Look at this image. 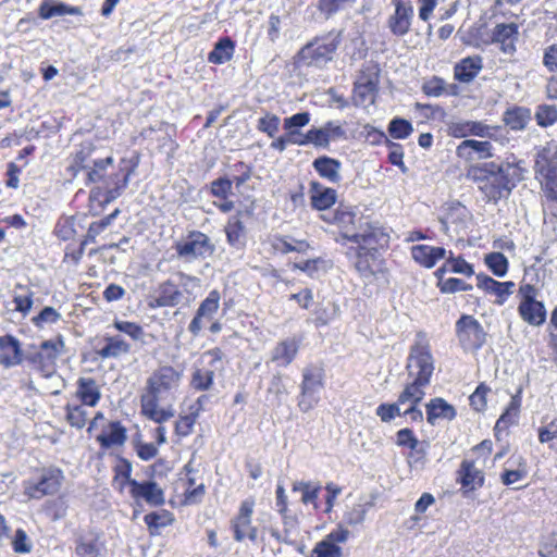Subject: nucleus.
<instances>
[{"mask_svg": "<svg viewBox=\"0 0 557 557\" xmlns=\"http://www.w3.org/2000/svg\"><path fill=\"white\" fill-rule=\"evenodd\" d=\"M359 222L356 231L346 230L343 237L357 244L356 247H348L346 256L356 271L362 277L369 278L374 274L370 259H374L377 250L388 245L389 236L377 223L362 219Z\"/></svg>", "mask_w": 557, "mask_h": 557, "instance_id": "nucleus-1", "label": "nucleus"}, {"mask_svg": "<svg viewBox=\"0 0 557 557\" xmlns=\"http://www.w3.org/2000/svg\"><path fill=\"white\" fill-rule=\"evenodd\" d=\"M473 177L490 201L507 197L522 176V169L515 163L488 162L473 170Z\"/></svg>", "mask_w": 557, "mask_h": 557, "instance_id": "nucleus-2", "label": "nucleus"}, {"mask_svg": "<svg viewBox=\"0 0 557 557\" xmlns=\"http://www.w3.org/2000/svg\"><path fill=\"white\" fill-rule=\"evenodd\" d=\"M342 38L343 30L336 29H332L325 35L313 38L298 52L299 61L307 66H325L333 60V55L341 45Z\"/></svg>", "mask_w": 557, "mask_h": 557, "instance_id": "nucleus-3", "label": "nucleus"}, {"mask_svg": "<svg viewBox=\"0 0 557 557\" xmlns=\"http://www.w3.org/2000/svg\"><path fill=\"white\" fill-rule=\"evenodd\" d=\"M182 377V370L172 366H161L147 379L146 393L141 397L166 400L173 397Z\"/></svg>", "mask_w": 557, "mask_h": 557, "instance_id": "nucleus-4", "label": "nucleus"}, {"mask_svg": "<svg viewBox=\"0 0 557 557\" xmlns=\"http://www.w3.org/2000/svg\"><path fill=\"white\" fill-rule=\"evenodd\" d=\"M324 370L320 366L309 364L302 370L300 397L298 407L300 411L308 412L320 401V392L324 386Z\"/></svg>", "mask_w": 557, "mask_h": 557, "instance_id": "nucleus-5", "label": "nucleus"}, {"mask_svg": "<svg viewBox=\"0 0 557 557\" xmlns=\"http://www.w3.org/2000/svg\"><path fill=\"white\" fill-rule=\"evenodd\" d=\"M408 375L419 383L429 385L434 371V359L426 342H417L407 359Z\"/></svg>", "mask_w": 557, "mask_h": 557, "instance_id": "nucleus-6", "label": "nucleus"}, {"mask_svg": "<svg viewBox=\"0 0 557 557\" xmlns=\"http://www.w3.org/2000/svg\"><path fill=\"white\" fill-rule=\"evenodd\" d=\"M174 248L177 258L188 263L199 259H207L215 250L210 238L199 231L190 232L185 239L177 242Z\"/></svg>", "mask_w": 557, "mask_h": 557, "instance_id": "nucleus-7", "label": "nucleus"}, {"mask_svg": "<svg viewBox=\"0 0 557 557\" xmlns=\"http://www.w3.org/2000/svg\"><path fill=\"white\" fill-rule=\"evenodd\" d=\"M455 332L458 343L465 351L479 350L485 344L486 333L473 315L462 314L456 321Z\"/></svg>", "mask_w": 557, "mask_h": 557, "instance_id": "nucleus-8", "label": "nucleus"}, {"mask_svg": "<svg viewBox=\"0 0 557 557\" xmlns=\"http://www.w3.org/2000/svg\"><path fill=\"white\" fill-rule=\"evenodd\" d=\"M64 347L62 336L57 341H44L40 344L39 350L34 354H28L26 360L45 377H50L54 374L57 368V359Z\"/></svg>", "mask_w": 557, "mask_h": 557, "instance_id": "nucleus-9", "label": "nucleus"}, {"mask_svg": "<svg viewBox=\"0 0 557 557\" xmlns=\"http://www.w3.org/2000/svg\"><path fill=\"white\" fill-rule=\"evenodd\" d=\"M64 480L63 472L58 468H45L41 470L37 481H29L25 493L35 499L46 495H53L59 492Z\"/></svg>", "mask_w": 557, "mask_h": 557, "instance_id": "nucleus-10", "label": "nucleus"}, {"mask_svg": "<svg viewBox=\"0 0 557 557\" xmlns=\"http://www.w3.org/2000/svg\"><path fill=\"white\" fill-rule=\"evenodd\" d=\"M379 84V70L362 72L354 86V102L356 106L367 107L374 102Z\"/></svg>", "mask_w": 557, "mask_h": 557, "instance_id": "nucleus-11", "label": "nucleus"}, {"mask_svg": "<svg viewBox=\"0 0 557 557\" xmlns=\"http://www.w3.org/2000/svg\"><path fill=\"white\" fill-rule=\"evenodd\" d=\"M498 127L484 124L479 121L453 122L448 126L449 134L455 138L476 136L481 138H494Z\"/></svg>", "mask_w": 557, "mask_h": 557, "instance_id": "nucleus-12", "label": "nucleus"}, {"mask_svg": "<svg viewBox=\"0 0 557 557\" xmlns=\"http://www.w3.org/2000/svg\"><path fill=\"white\" fill-rule=\"evenodd\" d=\"M220 293L212 289L208 296L200 302L197 312L188 325V331L198 336L202 330V319L212 320L220 307Z\"/></svg>", "mask_w": 557, "mask_h": 557, "instance_id": "nucleus-13", "label": "nucleus"}, {"mask_svg": "<svg viewBox=\"0 0 557 557\" xmlns=\"http://www.w3.org/2000/svg\"><path fill=\"white\" fill-rule=\"evenodd\" d=\"M129 493L134 499H144L151 506H162L165 503L163 490L151 480L144 482L132 480Z\"/></svg>", "mask_w": 557, "mask_h": 557, "instance_id": "nucleus-14", "label": "nucleus"}, {"mask_svg": "<svg viewBox=\"0 0 557 557\" xmlns=\"http://www.w3.org/2000/svg\"><path fill=\"white\" fill-rule=\"evenodd\" d=\"M493 146L488 140L465 139L456 148L458 158L465 161L487 159L493 156Z\"/></svg>", "mask_w": 557, "mask_h": 557, "instance_id": "nucleus-15", "label": "nucleus"}, {"mask_svg": "<svg viewBox=\"0 0 557 557\" xmlns=\"http://www.w3.org/2000/svg\"><path fill=\"white\" fill-rule=\"evenodd\" d=\"M478 287L485 290L488 294H493L497 297L495 304L502 306L507 300V298L512 294V289L515 287V283L511 281L508 282H498L485 274L476 275Z\"/></svg>", "mask_w": 557, "mask_h": 557, "instance_id": "nucleus-16", "label": "nucleus"}, {"mask_svg": "<svg viewBox=\"0 0 557 557\" xmlns=\"http://www.w3.org/2000/svg\"><path fill=\"white\" fill-rule=\"evenodd\" d=\"M309 195L311 207L319 211L330 209L337 200L335 189L326 187L317 181L310 183Z\"/></svg>", "mask_w": 557, "mask_h": 557, "instance_id": "nucleus-17", "label": "nucleus"}, {"mask_svg": "<svg viewBox=\"0 0 557 557\" xmlns=\"http://www.w3.org/2000/svg\"><path fill=\"white\" fill-rule=\"evenodd\" d=\"M183 300V292L178 288L174 278L161 283L157 289L154 305L151 307H175Z\"/></svg>", "mask_w": 557, "mask_h": 557, "instance_id": "nucleus-18", "label": "nucleus"}, {"mask_svg": "<svg viewBox=\"0 0 557 557\" xmlns=\"http://www.w3.org/2000/svg\"><path fill=\"white\" fill-rule=\"evenodd\" d=\"M0 364L4 368H11L22 362V348L20 341L13 335L7 334L0 336Z\"/></svg>", "mask_w": 557, "mask_h": 557, "instance_id": "nucleus-19", "label": "nucleus"}, {"mask_svg": "<svg viewBox=\"0 0 557 557\" xmlns=\"http://www.w3.org/2000/svg\"><path fill=\"white\" fill-rule=\"evenodd\" d=\"M414 10L412 5H397L394 14L387 21L388 28L393 35L403 37L410 30Z\"/></svg>", "mask_w": 557, "mask_h": 557, "instance_id": "nucleus-20", "label": "nucleus"}, {"mask_svg": "<svg viewBox=\"0 0 557 557\" xmlns=\"http://www.w3.org/2000/svg\"><path fill=\"white\" fill-rule=\"evenodd\" d=\"M447 251L444 247L430 245H416L411 247V256L416 262L424 268L431 269L441 259H445Z\"/></svg>", "mask_w": 557, "mask_h": 557, "instance_id": "nucleus-21", "label": "nucleus"}, {"mask_svg": "<svg viewBox=\"0 0 557 557\" xmlns=\"http://www.w3.org/2000/svg\"><path fill=\"white\" fill-rule=\"evenodd\" d=\"M426 421L431 425H435L438 420L451 421L456 418V409L441 397L432 398L425 406Z\"/></svg>", "mask_w": 557, "mask_h": 557, "instance_id": "nucleus-22", "label": "nucleus"}, {"mask_svg": "<svg viewBox=\"0 0 557 557\" xmlns=\"http://www.w3.org/2000/svg\"><path fill=\"white\" fill-rule=\"evenodd\" d=\"M312 166L320 177L329 181L330 183L337 184L342 181V162L337 159L321 156L313 160Z\"/></svg>", "mask_w": 557, "mask_h": 557, "instance_id": "nucleus-23", "label": "nucleus"}, {"mask_svg": "<svg viewBox=\"0 0 557 557\" xmlns=\"http://www.w3.org/2000/svg\"><path fill=\"white\" fill-rule=\"evenodd\" d=\"M482 67L480 55L467 57L455 65L454 77L461 83H470L476 77Z\"/></svg>", "mask_w": 557, "mask_h": 557, "instance_id": "nucleus-24", "label": "nucleus"}, {"mask_svg": "<svg viewBox=\"0 0 557 557\" xmlns=\"http://www.w3.org/2000/svg\"><path fill=\"white\" fill-rule=\"evenodd\" d=\"M458 473L459 482L467 492L475 491L484 484V473L474 466L473 461L463 460Z\"/></svg>", "mask_w": 557, "mask_h": 557, "instance_id": "nucleus-25", "label": "nucleus"}, {"mask_svg": "<svg viewBox=\"0 0 557 557\" xmlns=\"http://www.w3.org/2000/svg\"><path fill=\"white\" fill-rule=\"evenodd\" d=\"M161 399L140 397L141 413L156 423H163L174 417L175 411L172 407L159 408Z\"/></svg>", "mask_w": 557, "mask_h": 557, "instance_id": "nucleus-26", "label": "nucleus"}, {"mask_svg": "<svg viewBox=\"0 0 557 557\" xmlns=\"http://www.w3.org/2000/svg\"><path fill=\"white\" fill-rule=\"evenodd\" d=\"M240 212L230 216L225 226L226 240L235 249H243L246 246L247 232L240 219Z\"/></svg>", "mask_w": 557, "mask_h": 557, "instance_id": "nucleus-27", "label": "nucleus"}, {"mask_svg": "<svg viewBox=\"0 0 557 557\" xmlns=\"http://www.w3.org/2000/svg\"><path fill=\"white\" fill-rule=\"evenodd\" d=\"M518 35V26L515 23L497 24L493 30V41L502 45L505 53H513L516 50L515 41Z\"/></svg>", "mask_w": 557, "mask_h": 557, "instance_id": "nucleus-28", "label": "nucleus"}, {"mask_svg": "<svg viewBox=\"0 0 557 557\" xmlns=\"http://www.w3.org/2000/svg\"><path fill=\"white\" fill-rule=\"evenodd\" d=\"M518 312L524 322L533 326H540L546 321L547 312L542 301L520 302Z\"/></svg>", "mask_w": 557, "mask_h": 557, "instance_id": "nucleus-29", "label": "nucleus"}, {"mask_svg": "<svg viewBox=\"0 0 557 557\" xmlns=\"http://www.w3.org/2000/svg\"><path fill=\"white\" fill-rule=\"evenodd\" d=\"M76 395L84 405L90 407H95L101 397L99 386L92 377H79L77 380Z\"/></svg>", "mask_w": 557, "mask_h": 557, "instance_id": "nucleus-30", "label": "nucleus"}, {"mask_svg": "<svg viewBox=\"0 0 557 557\" xmlns=\"http://www.w3.org/2000/svg\"><path fill=\"white\" fill-rule=\"evenodd\" d=\"M126 438V429L122 423L120 421H111L109 423V431L102 432L96 440L100 444L101 448L109 449L112 446L123 445Z\"/></svg>", "mask_w": 557, "mask_h": 557, "instance_id": "nucleus-31", "label": "nucleus"}, {"mask_svg": "<svg viewBox=\"0 0 557 557\" xmlns=\"http://www.w3.org/2000/svg\"><path fill=\"white\" fill-rule=\"evenodd\" d=\"M65 14L82 16L83 10L81 7L70 5L64 2L50 3L48 1H42L38 8V15L41 20H49L53 16Z\"/></svg>", "mask_w": 557, "mask_h": 557, "instance_id": "nucleus-32", "label": "nucleus"}, {"mask_svg": "<svg viewBox=\"0 0 557 557\" xmlns=\"http://www.w3.org/2000/svg\"><path fill=\"white\" fill-rule=\"evenodd\" d=\"M131 351V345L120 335L104 337V345L98 351L99 356L106 358H119Z\"/></svg>", "mask_w": 557, "mask_h": 557, "instance_id": "nucleus-33", "label": "nucleus"}, {"mask_svg": "<svg viewBox=\"0 0 557 557\" xmlns=\"http://www.w3.org/2000/svg\"><path fill=\"white\" fill-rule=\"evenodd\" d=\"M298 345L295 341L288 339L278 343L272 350V361L280 367L288 366L296 357Z\"/></svg>", "mask_w": 557, "mask_h": 557, "instance_id": "nucleus-34", "label": "nucleus"}, {"mask_svg": "<svg viewBox=\"0 0 557 557\" xmlns=\"http://www.w3.org/2000/svg\"><path fill=\"white\" fill-rule=\"evenodd\" d=\"M531 120V112L523 107H512L505 111L503 115L504 123L512 131H521L525 128Z\"/></svg>", "mask_w": 557, "mask_h": 557, "instance_id": "nucleus-35", "label": "nucleus"}, {"mask_svg": "<svg viewBox=\"0 0 557 557\" xmlns=\"http://www.w3.org/2000/svg\"><path fill=\"white\" fill-rule=\"evenodd\" d=\"M234 41L224 37L218 40L212 51L208 54V61L213 64H223L230 61L234 54Z\"/></svg>", "mask_w": 557, "mask_h": 557, "instance_id": "nucleus-36", "label": "nucleus"}, {"mask_svg": "<svg viewBox=\"0 0 557 557\" xmlns=\"http://www.w3.org/2000/svg\"><path fill=\"white\" fill-rule=\"evenodd\" d=\"M426 385L412 380L408 383L398 396V403L409 404V406L418 405L424 397V387Z\"/></svg>", "mask_w": 557, "mask_h": 557, "instance_id": "nucleus-37", "label": "nucleus"}, {"mask_svg": "<svg viewBox=\"0 0 557 557\" xmlns=\"http://www.w3.org/2000/svg\"><path fill=\"white\" fill-rule=\"evenodd\" d=\"M321 485L319 483H312L310 481H296L293 484V492H301V502L305 505L312 504L317 509V498L321 491Z\"/></svg>", "mask_w": 557, "mask_h": 557, "instance_id": "nucleus-38", "label": "nucleus"}, {"mask_svg": "<svg viewBox=\"0 0 557 557\" xmlns=\"http://www.w3.org/2000/svg\"><path fill=\"white\" fill-rule=\"evenodd\" d=\"M214 381V370L211 368H196L191 374L190 386L199 392L209 391Z\"/></svg>", "mask_w": 557, "mask_h": 557, "instance_id": "nucleus-39", "label": "nucleus"}, {"mask_svg": "<svg viewBox=\"0 0 557 557\" xmlns=\"http://www.w3.org/2000/svg\"><path fill=\"white\" fill-rule=\"evenodd\" d=\"M145 523L148 525L150 535H157L160 528L170 525L173 522V515L168 510H161L147 513L144 517Z\"/></svg>", "mask_w": 557, "mask_h": 557, "instance_id": "nucleus-40", "label": "nucleus"}, {"mask_svg": "<svg viewBox=\"0 0 557 557\" xmlns=\"http://www.w3.org/2000/svg\"><path fill=\"white\" fill-rule=\"evenodd\" d=\"M484 261L494 275L504 277L507 274L509 262L503 252L487 253L484 258Z\"/></svg>", "mask_w": 557, "mask_h": 557, "instance_id": "nucleus-41", "label": "nucleus"}, {"mask_svg": "<svg viewBox=\"0 0 557 557\" xmlns=\"http://www.w3.org/2000/svg\"><path fill=\"white\" fill-rule=\"evenodd\" d=\"M356 0H319L318 10L330 18L339 11L346 10L355 4Z\"/></svg>", "mask_w": 557, "mask_h": 557, "instance_id": "nucleus-42", "label": "nucleus"}, {"mask_svg": "<svg viewBox=\"0 0 557 557\" xmlns=\"http://www.w3.org/2000/svg\"><path fill=\"white\" fill-rule=\"evenodd\" d=\"M388 134L394 139H406L413 132L412 124L403 117H394L388 123Z\"/></svg>", "mask_w": 557, "mask_h": 557, "instance_id": "nucleus-43", "label": "nucleus"}, {"mask_svg": "<svg viewBox=\"0 0 557 557\" xmlns=\"http://www.w3.org/2000/svg\"><path fill=\"white\" fill-rule=\"evenodd\" d=\"M120 212V209H115L112 213L108 214L103 219L90 223L86 234L87 240H90V243H95L96 237L112 224V222L117 218Z\"/></svg>", "mask_w": 557, "mask_h": 557, "instance_id": "nucleus-44", "label": "nucleus"}, {"mask_svg": "<svg viewBox=\"0 0 557 557\" xmlns=\"http://www.w3.org/2000/svg\"><path fill=\"white\" fill-rule=\"evenodd\" d=\"M535 119L542 127L555 124L557 122V107L555 104H540L536 108Z\"/></svg>", "mask_w": 557, "mask_h": 557, "instance_id": "nucleus-45", "label": "nucleus"}, {"mask_svg": "<svg viewBox=\"0 0 557 557\" xmlns=\"http://www.w3.org/2000/svg\"><path fill=\"white\" fill-rule=\"evenodd\" d=\"M102 545L97 539H81L76 546L79 557H100Z\"/></svg>", "mask_w": 557, "mask_h": 557, "instance_id": "nucleus-46", "label": "nucleus"}, {"mask_svg": "<svg viewBox=\"0 0 557 557\" xmlns=\"http://www.w3.org/2000/svg\"><path fill=\"white\" fill-rule=\"evenodd\" d=\"M113 327L119 332L126 334L133 341H144L145 331L139 324L135 322L115 320Z\"/></svg>", "mask_w": 557, "mask_h": 557, "instance_id": "nucleus-47", "label": "nucleus"}, {"mask_svg": "<svg viewBox=\"0 0 557 557\" xmlns=\"http://www.w3.org/2000/svg\"><path fill=\"white\" fill-rule=\"evenodd\" d=\"M371 507V504H357L352 506L349 510L344 513V522L348 525L356 527L361 524L368 512V508Z\"/></svg>", "mask_w": 557, "mask_h": 557, "instance_id": "nucleus-48", "label": "nucleus"}, {"mask_svg": "<svg viewBox=\"0 0 557 557\" xmlns=\"http://www.w3.org/2000/svg\"><path fill=\"white\" fill-rule=\"evenodd\" d=\"M281 119L272 113H265L258 120L257 129L274 138L280 129Z\"/></svg>", "mask_w": 557, "mask_h": 557, "instance_id": "nucleus-49", "label": "nucleus"}, {"mask_svg": "<svg viewBox=\"0 0 557 557\" xmlns=\"http://www.w3.org/2000/svg\"><path fill=\"white\" fill-rule=\"evenodd\" d=\"M66 421L71 426L76 429H83L86 424L87 411L83 406L67 405L66 408Z\"/></svg>", "mask_w": 557, "mask_h": 557, "instance_id": "nucleus-50", "label": "nucleus"}, {"mask_svg": "<svg viewBox=\"0 0 557 557\" xmlns=\"http://www.w3.org/2000/svg\"><path fill=\"white\" fill-rule=\"evenodd\" d=\"M448 253L446 264H449V271L466 276H472L474 274L472 264L468 263L462 257H455L453 251H448Z\"/></svg>", "mask_w": 557, "mask_h": 557, "instance_id": "nucleus-51", "label": "nucleus"}, {"mask_svg": "<svg viewBox=\"0 0 557 557\" xmlns=\"http://www.w3.org/2000/svg\"><path fill=\"white\" fill-rule=\"evenodd\" d=\"M396 445L416 450L418 454H424L422 449H418L419 441L411 429H400L396 433Z\"/></svg>", "mask_w": 557, "mask_h": 557, "instance_id": "nucleus-52", "label": "nucleus"}, {"mask_svg": "<svg viewBox=\"0 0 557 557\" xmlns=\"http://www.w3.org/2000/svg\"><path fill=\"white\" fill-rule=\"evenodd\" d=\"M62 315L53 307H45L32 322L36 327L42 329L46 324H54L61 320Z\"/></svg>", "mask_w": 557, "mask_h": 557, "instance_id": "nucleus-53", "label": "nucleus"}, {"mask_svg": "<svg viewBox=\"0 0 557 557\" xmlns=\"http://www.w3.org/2000/svg\"><path fill=\"white\" fill-rule=\"evenodd\" d=\"M233 181L228 177H219L211 182L210 191L212 196L220 199H227L232 193Z\"/></svg>", "mask_w": 557, "mask_h": 557, "instance_id": "nucleus-54", "label": "nucleus"}, {"mask_svg": "<svg viewBox=\"0 0 557 557\" xmlns=\"http://www.w3.org/2000/svg\"><path fill=\"white\" fill-rule=\"evenodd\" d=\"M310 120L311 115L307 111L295 113L292 116L284 119V129L298 132L302 127L307 126L310 123Z\"/></svg>", "mask_w": 557, "mask_h": 557, "instance_id": "nucleus-55", "label": "nucleus"}, {"mask_svg": "<svg viewBox=\"0 0 557 557\" xmlns=\"http://www.w3.org/2000/svg\"><path fill=\"white\" fill-rule=\"evenodd\" d=\"M341 555L342 548L325 539L319 542L312 550V557H341Z\"/></svg>", "mask_w": 557, "mask_h": 557, "instance_id": "nucleus-56", "label": "nucleus"}, {"mask_svg": "<svg viewBox=\"0 0 557 557\" xmlns=\"http://www.w3.org/2000/svg\"><path fill=\"white\" fill-rule=\"evenodd\" d=\"M520 406L521 399L519 395L512 396L505 412L499 417V424L503 423L504 425H511L516 423Z\"/></svg>", "mask_w": 557, "mask_h": 557, "instance_id": "nucleus-57", "label": "nucleus"}, {"mask_svg": "<svg viewBox=\"0 0 557 557\" xmlns=\"http://www.w3.org/2000/svg\"><path fill=\"white\" fill-rule=\"evenodd\" d=\"M198 418V411H191L189 414L182 416L175 423V433L178 436H188Z\"/></svg>", "mask_w": 557, "mask_h": 557, "instance_id": "nucleus-58", "label": "nucleus"}, {"mask_svg": "<svg viewBox=\"0 0 557 557\" xmlns=\"http://www.w3.org/2000/svg\"><path fill=\"white\" fill-rule=\"evenodd\" d=\"M540 172L545 180L544 186H557V153L546 160Z\"/></svg>", "mask_w": 557, "mask_h": 557, "instance_id": "nucleus-59", "label": "nucleus"}, {"mask_svg": "<svg viewBox=\"0 0 557 557\" xmlns=\"http://www.w3.org/2000/svg\"><path fill=\"white\" fill-rule=\"evenodd\" d=\"M307 146L313 145L317 148H329L327 135L322 127H312L306 133Z\"/></svg>", "mask_w": 557, "mask_h": 557, "instance_id": "nucleus-60", "label": "nucleus"}, {"mask_svg": "<svg viewBox=\"0 0 557 557\" xmlns=\"http://www.w3.org/2000/svg\"><path fill=\"white\" fill-rule=\"evenodd\" d=\"M387 146L389 148L388 152V161L400 169L403 173L407 172V166L404 163V150L401 145L393 143L388 139H386Z\"/></svg>", "mask_w": 557, "mask_h": 557, "instance_id": "nucleus-61", "label": "nucleus"}, {"mask_svg": "<svg viewBox=\"0 0 557 557\" xmlns=\"http://www.w3.org/2000/svg\"><path fill=\"white\" fill-rule=\"evenodd\" d=\"M438 286L442 293H456L460 290H471L472 285L467 284L460 278L449 277L445 281L438 282Z\"/></svg>", "mask_w": 557, "mask_h": 557, "instance_id": "nucleus-62", "label": "nucleus"}, {"mask_svg": "<svg viewBox=\"0 0 557 557\" xmlns=\"http://www.w3.org/2000/svg\"><path fill=\"white\" fill-rule=\"evenodd\" d=\"M422 90L426 96L440 97L444 94L445 81L438 76H433L423 84Z\"/></svg>", "mask_w": 557, "mask_h": 557, "instance_id": "nucleus-63", "label": "nucleus"}, {"mask_svg": "<svg viewBox=\"0 0 557 557\" xmlns=\"http://www.w3.org/2000/svg\"><path fill=\"white\" fill-rule=\"evenodd\" d=\"M490 392V387L484 384H480L474 393L470 396V405L476 411L484 410L486 407V394Z\"/></svg>", "mask_w": 557, "mask_h": 557, "instance_id": "nucleus-64", "label": "nucleus"}]
</instances>
